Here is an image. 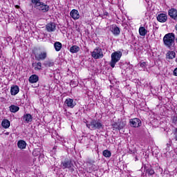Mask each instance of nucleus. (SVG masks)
I'll return each instance as SVG.
<instances>
[{"label": "nucleus", "mask_w": 177, "mask_h": 177, "mask_svg": "<svg viewBox=\"0 0 177 177\" xmlns=\"http://www.w3.org/2000/svg\"><path fill=\"white\" fill-rule=\"evenodd\" d=\"M32 67H35V71H40V70H42V63H41V62L32 63Z\"/></svg>", "instance_id": "f3484780"}, {"label": "nucleus", "mask_w": 177, "mask_h": 177, "mask_svg": "<svg viewBox=\"0 0 177 177\" xmlns=\"http://www.w3.org/2000/svg\"><path fill=\"white\" fill-rule=\"evenodd\" d=\"M17 147H19V149L23 150L26 149V147H27V142H26V141L23 140H19L17 142Z\"/></svg>", "instance_id": "a211bd4d"}, {"label": "nucleus", "mask_w": 177, "mask_h": 177, "mask_svg": "<svg viewBox=\"0 0 177 177\" xmlns=\"http://www.w3.org/2000/svg\"><path fill=\"white\" fill-rule=\"evenodd\" d=\"M169 16L171 17V19H173V20H175L177 21V10L175 8H171L168 11Z\"/></svg>", "instance_id": "9b49d317"}, {"label": "nucleus", "mask_w": 177, "mask_h": 177, "mask_svg": "<svg viewBox=\"0 0 177 177\" xmlns=\"http://www.w3.org/2000/svg\"><path fill=\"white\" fill-rule=\"evenodd\" d=\"M140 67L142 68H146L147 67V62H142L139 63Z\"/></svg>", "instance_id": "7c9ffc66"}, {"label": "nucleus", "mask_w": 177, "mask_h": 177, "mask_svg": "<svg viewBox=\"0 0 177 177\" xmlns=\"http://www.w3.org/2000/svg\"><path fill=\"white\" fill-rule=\"evenodd\" d=\"M102 154L104 157H106V158H110V157H111V151H109L108 149L104 150Z\"/></svg>", "instance_id": "cd10ccee"}, {"label": "nucleus", "mask_w": 177, "mask_h": 177, "mask_svg": "<svg viewBox=\"0 0 177 177\" xmlns=\"http://www.w3.org/2000/svg\"><path fill=\"white\" fill-rule=\"evenodd\" d=\"M129 151H130V154H133V153H135V150L129 149Z\"/></svg>", "instance_id": "f704fd0d"}, {"label": "nucleus", "mask_w": 177, "mask_h": 177, "mask_svg": "<svg viewBox=\"0 0 177 177\" xmlns=\"http://www.w3.org/2000/svg\"><path fill=\"white\" fill-rule=\"evenodd\" d=\"M156 19L160 23H165L168 20V15L167 14L160 13L157 15Z\"/></svg>", "instance_id": "9d476101"}, {"label": "nucleus", "mask_w": 177, "mask_h": 177, "mask_svg": "<svg viewBox=\"0 0 177 177\" xmlns=\"http://www.w3.org/2000/svg\"><path fill=\"white\" fill-rule=\"evenodd\" d=\"M104 16H109V12H104Z\"/></svg>", "instance_id": "c9c22d12"}, {"label": "nucleus", "mask_w": 177, "mask_h": 177, "mask_svg": "<svg viewBox=\"0 0 177 177\" xmlns=\"http://www.w3.org/2000/svg\"><path fill=\"white\" fill-rule=\"evenodd\" d=\"M39 80V77H38V75H32L29 77V82L30 84H35L36 82H38Z\"/></svg>", "instance_id": "6ab92c4d"}, {"label": "nucleus", "mask_w": 177, "mask_h": 177, "mask_svg": "<svg viewBox=\"0 0 177 177\" xmlns=\"http://www.w3.org/2000/svg\"><path fill=\"white\" fill-rule=\"evenodd\" d=\"M31 3H32L33 8L39 10V12H43V13L49 12V6L41 1V0H31Z\"/></svg>", "instance_id": "f03ea898"}, {"label": "nucleus", "mask_w": 177, "mask_h": 177, "mask_svg": "<svg viewBox=\"0 0 177 177\" xmlns=\"http://www.w3.org/2000/svg\"><path fill=\"white\" fill-rule=\"evenodd\" d=\"M174 75L177 76V68L174 69Z\"/></svg>", "instance_id": "2f4dec72"}, {"label": "nucleus", "mask_w": 177, "mask_h": 177, "mask_svg": "<svg viewBox=\"0 0 177 177\" xmlns=\"http://www.w3.org/2000/svg\"><path fill=\"white\" fill-rule=\"evenodd\" d=\"M70 15L73 20H78V19H80V12L75 9L72 10Z\"/></svg>", "instance_id": "4468645a"}, {"label": "nucleus", "mask_w": 177, "mask_h": 177, "mask_svg": "<svg viewBox=\"0 0 177 177\" xmlns=\"http://www.w3.org/2000/svg\"><path fill=\"white\" fill-rule=\"evenodd\" d=\"M86 127L91 131H95L96 129H102L103 128V124L102 122L97 120H92L91 123H86Z\"/></svg>", "instance_id": "20e7f679"}, {"label": "nucleus", "mask_w": 177, "mask_h": 177, "mask_svg": "<svg viewBox=\"0 0 177 177\" xmlns=\"http://www.w3.org/2000/svg\"><path fill=\"white\" fill-rule=\"evenodd\" d=\"M48 32H53L56 30V24L50 22L46 26Z\"/></svg>", "instance_id": "ddd939ff"}, {"label": "nucleus", "mask_w": 177, "mask_h": 177, "mask_svg": "<svg viewBox=\"0 0 177 177\" xmlns=\"http://www.w3.org/2000/svg\"><path fill=\"white\" fill-rule=\"evenodd\" d=\"M19 92H20V88H19V86L15 85L11 87L10 93L12 96H16V95H17Z\"/></svg>", "instance_id": "2eb2a0df"}, {"label": "nucleus", "mask_w": 177, "mask_h": 177, "mask_svg": "<svg viewBox=\"0 0 177 177\" xmlns=\"http://www.w3.org/2000/svg\"><path fill=\"white\" fill-rule=\"evenodd\" d=\"M112 127L114 129H118L119 131H120V129H122V128H124V125H121L118 122H115L114 124H112Z\"/></svg>", "instance_id": "bb28decb"}, {"label": "nucleus", "mask_w": 177, "mask_h": 177, "mask_svg": "<svg viewBox=\"0 0 177 177\" xmlns=\"http://www.w3.org/2000/svg\"><path fill=\"white\" fill-rule=\"evenodd\" d=\"M23 121L27 124H30L32 121V116L30 113H26L23 116Z\"/></svg>", "instance_id": "dca6fc26"}, {"label": "nucleus", "mask_w": 177, "mask_h": 177, "mask_svg": "<svg viewBox=\"0 0 177 177\" xmlns=\"http://www.w3.org/2000/svg\"><path fill=\"white\" fill-rule=\"evenodd\" d=\"M73 162V160L70 158H65L63 161H62L61 167L63 168V169H66V168L70 169V168L74 167V163Z\"/></svg>", "instance_id": "0eeeda50"}, {"label": "nucleus", "mask_w": 177, "mask_h": 177, "mask_svg": "<svg viewBox=\"0 0 177 177\" xmlns=\"http://www.w3.org/2000/svg\"><path fill=\"white\" fill-rule=\"evenodd\" d=\"M64 104L68 107H70V109H74V107H75V104H77L74 102V100L67 98L64 102Z\"/></svg>", "instance_id": "f8f14e48"}, {"label": "nucleus", "mask_w": 177, "mask_h": 177, "mask_svg": "<svg viewBox=\"0 0 177 177\" xmlns=\"http://www.w3.org/2000/svg\"><path fill=\"white\" fill-rule=\"evenodd\" d=\"M145 169L146 171V173L148 174V175H154V169L151 167H145Z\"/></svg>", "instance_id": "c85d7f7f"}, {"label": "nucleus", "mask_w": 177, "mask_h": 177, "mask_svg": "<svg viewBox=\"0 0 177 177\" xmlns=\"http://www.w3.org/2000/svg\"><path fill=\"white\" fill-rule=\"evenodd\" d=\"M163 44L168 49H175V33L166 34L163 37Z\"/></svg>", "instance_id": "f257e3e1"}, {"label": "nucleus", "mask_w": 177, "mask_h": 177, "mask_svg": "<svg viewBox=\"0 0 177 177\" xmlns=\"http://www.w3.org/2000/svg\"><path fill=\"white\" fill-rule=\"evenodd\" d=\"M48 57V52L46 50H39L35 53V59L37 62L45 60Z\"/></svg>", "instance_id": "39448f33"}, {"label": "nucleus", "mask_w": 177, "mask_h": 177, "mask_svg": "<svg viewBox=\"0 0 177 177\" xmlns=\"http://www.w3.org/2000/svg\"><path fill=\"white\" fill-rule=\"evenodd\" d=\"M139 34L141 37H145L146 34H147V30L145 27H140L139 28Z\"/></svg>", "instance_id": "393cba45"}, {"label": "nucleus", "mask_w": 177, "mask_h": 177, "mask_svg": "<svg viewBox=\"0 0 177 177\" xmlns=\"http://www.w3.org/2000/svg\"><path fill=\"white\" fill-rule=\"evenodd\" d=\"M1 57V54H0V58Z\"/></svg>", "instance_id": "e433bc0d"}, {"label": "nucleus", "mask_w": 177, "mask_h": 177, "mask_svg": "<svg viewBox=\"0 0 177 177\" xmlns=\"http://www.w3.org/2000/svg\"><path fill=\"white\" fill-rule=\"evenodd\" d=\"M91 56L93 59H103V50L99 47L95 48L91 53Z\"/></svg>", "instance_id": "423d86ee"}, {"label": "nucleus", "mask_w": 177, "mask_h": 177, "mask_svg": "<svg viewBox=\"0 0 177 177\" xmlns=\"http://www.w3.org/2000/svg\"><path fill=\"white\" fill-rule=\"evenodd\" d=\"M44 66L46 67H53L55 66V62H53L52 60H48L44 62L43 64Z\"/></svg>", "instance_id": "a878e982"}, {"label": "nucleus", "mask_w": 177, "mask_h": 177, "mask_svg": "<svg viewBox=\"0 0 177 177\" xmlns=\"http://www.w3.org/2000/svg\"><path fill=\"white\" fill-rule=\"evenodd\" d=\"M71 53H77V52H80V46H73L70 48Z\"/></svg>", "instance_id": "b1692460"}, {"label": "nucleus", "mask_w": 177, "mask_h": 177, "mask_svg": "<svg viewBox=\"0 0 177 177\" xmlns=\"http://www.w3.org/2000/svg\"><path fill=\"white\" fill-rule=\"evenodd\" d=\"M1 127H3V128H5V129H8V128L10 127V121L7 119L3 120L1 122Z\"/></svg>", "instance_id": "aec40b11"}, {"label": "nucleus", "mask_w": 177, "mask_h": 177, "mask_svg": "<svg viewBox=\"0 0 177 177\" xmlns=\"http://www.w3.org/2000/svg\"><path fill=\"white\" fill-rule=\"evenodd\" d=\"M62 46H63V45L59 41H55L54 43V48H55L56 52H60Z\"/></svg>", "instance_id": "412c9836"}, {"label": "nucleus", "mask_w": 177, "mask_h": 177, "mask_svg": "<svg viewBox=\"0 0 177 177\" xmlns=\"http://www.w3.org/2000/svg\"><path fill=\"white\" fill-rule=\"evenodd\" d=\"M122 56V53L121 51H115L111 54V59L109 62V66L114 68L115 67V64L120 62V59H121Z\"/></svg>", "instance_id": "7ed1b4c3"}, {"label": "nucleus", "mask_w": 177, "mask_h": 177, "mask_svg": "<svg viewBox=\"0 0 177 177\" xmlns=\"http://www.w3.org/2000/svg\"><path fill=\"white\" fill-rule=\"evenodd\" d=\"M176 56V53H175L174 51H169L166 54V59H175Z\"/></svg>", "instance_id": "4be33fe9"}, {"label": "nucleus", "mask_w": 177, "mask_h": 177, "mask_svg": "<svg viewBox=\"0 0 177 177\" xmlns=\"http://www.w3.org/2000/svg\"><path fill=\"white\" fill-rule=\"evenodd\" d=\"M119 125H123L124 128V127H125V122H120V123H119Z\"/></svg>", "instance_id": "473e14b6"}, {"label": "nucleus", "mask_w": 177, "mask_h": 177, "mask_svg": "<svg viewBox=\"0 0 177 177\" xmlns=\"http://www.w3.org/2000/svg\"><path fill=\"white\" fill-rule=\"evenodd\" d=\"M173 139H175L177 141V128H174L172 133Z\"/></svg>", "instance_id": "c756f323"}, {"label": "nucleus", "mask_w": 177, "mask_h": 177, "mask_svg": "<svg viewBox=\"0 0 177 177\" xmlns=\"http://www.w3.org/2000/svg\"><path fill=\"white\" fill-rule=\"evenodd\" d=\"M129 123L130 126L133 128H139V127L142 126V121L140 120V119L137 118L130 119Z\"/></svg>", "instance_id": "6e6552de"}, {"label": "nucleus", "mask_w": 177, "mask_h": 177, "mask_svg": "<svg viewBox=\"0 0 177 177\" xmlns=\"http://www.w3.org/2000/svg\"><path fill=\"white\" fill-rule=\"evenodd\" d=\"M10 111L11 113H17L19 110H20V107L15 106V105H11L9 106Z\"/></svg>", "instance_id": "5701e85b"}, {"label": "nucleus", "mask_w": 177, "mask_h": 177, "mask_svg": "<svg viewBox=\"0 0 177 177\" xmlns=\"http://www.w3.org/2000/svg\"><path fill=\"white\" fill-rule=\"evenodd\" d=\"M110 31L115 36L120 35L121 33V30L117 26V25L114 24L111 26L110 27Z\"/></svg>", "instance_id": "1a4fd4ad"}, {"label": "nucleus", "mask_w": 177, "mask_h": 177, "mask_svg": "<svg viewBox=\"0 0 177 177\" xmlns=\"http://www.w3.org/2000/svg\"><path fill=\"white\" fill-rule=\"evenodd\" d=\"M177 122V118L174 117L173 118V122Z\"/></svg>", "instance_id": "72a5a7b5"}]
</instances>
